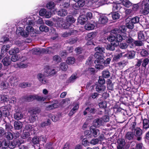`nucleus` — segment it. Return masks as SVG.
I'll return each mask as SVG.
<instances>
[{
  "instance_id": "f257e3e1",
  "label": "nucleus",
  "mask_w": 149,
  "mask_h": 149,
  "mask_svg": "<svg viewBox=\"0 0 149 149\" xmlns=\"http://www.w3.org/2000/svg\"><path fill=\"white\" fill-rule=\"evenodd\" d=\"M116 30L113 29L111 32V35L107 38V40H113L118 45L119 42L124 40L125 33L123 34L117 32Z\"/></svg>"
},
{
  "instance_id": "f03ea898",
  "label": "nucleus",
  "mask_w": 149,
  "mask_h": 149,
  "mask_svg": "<svg viewBox=\"0 0 149 149\" xmlns=\"http://www.w3.org/2000/svg\"><path fill=\"white\" fill-rule=\"evenodd\" d=\"M112 56H107L105 58L104 55L102 57L101 59H99L97 60H95L94 63L95 64V68L97 69H102L103 68V64L104 65H107L110 64Z\"/></svg>"
},
{
  "instance_id": "7ed1b4c3",
  "label": "nucleus",
  "mask_w": 149,
  "mask_h": 149,
  "mask_svg": "<svg viewBox=\"0 0 149 149\" xmlns=\"http://www.w3.org/2000/svg\"><path fill=\"white\" fill-rule=\"evenodd\" d=\"M112 6L113 12H119L122 13L125 12H126L127 13L129 11V10H125V8L121 6V4L120 3H113Z\"/></svg>"
},
{
  "instance_id": "20e7f679",
  "label": "nucleus",
  "mask_w": 149,
  "mask_h": 149,
  "mask_svg": "<svg viewBox=\"0 0 149 149\" xmlns=\"http://www.w3.org/2000/svg\"><path fill=\"white\" fill-rule=\"evenodd\" d=\"M95 50L96 52L95 53L94 56L96 59L97 60L99 59H101L102 57L104 55L103 53H105V48L104 47L98 46L95 48Z\"/></svg>"
},
{
  "instance_id": "39448f33",
  "label": "nucleus",
  "mask_w": 149,
  "mask_h": 149,
  "mask_svg": "<svg viewBox=\"0 0 149 149\" xmlns=\"http://www.w3.org/2000/svg\"><path fill=\"white\" fill-rule=\"evenodd\" d=\"M134 132V135L137 137L136 139L139 141H141L142 139V135L143 134V131L139 127H136V129L132 130Z\"/></svg>"
},
{
  "instance_id": "423d86ee",
  "label": "nucleus",
  "mask_w": 149,
  "mask_h": 149,
  "mask_svg": "<svg viewBox=\"0 0 149 149\" xmlns=\"http://www.w3.org/2000/svg\"><path fill=\"white\" fill-rule=\"evenodd\" d=\"M66 21L67 22L69 23V24L67 23L68 25H66V26H64V28L65 29H68L70 27V24H72L74 22L76 21L75 19L71 15H68L66 17Z\"/></svg>"
},
{
  "instance_id": "0eeeda50",
  "label": "nucleus",
  "mask_w": 149,
  "mask_h": 149,
  "mask_svg": "<svg viewBox=\"0 0 149 149\" xmlns=\"http://www.w3.org/2000/svg\"><path fill=\"white\" fill-rule=\"evenodd\" d=\"M109 41H110L111 43L110 44H108L106 47V49L111 51H113L115 49V47H116L118 46L116 43H115L113 40H107Z\"/></svg>"
},
{
  "instance_id": "6e6552de",
  "label": "nucleus",
  "mask_w": 149,
  "mask_h": 149,
  "mask_svg": "<svg viewBox=\"0 0 149 149\" xmlns=\"http://www.w3.org/2000/svg\"><path fill=\"white\" fill-rule=\"evenodd\" d=\"M141 14L144 15H148L149 13V4L148 3H145L142 5Z\"/></svg>"
},
{
  "instance_id": "1a4fd4ad",
  "label": "nucleus",
  "mask_w": 149,
  "mask_h": 149,
  "mask_svg": "<svg viewBox=\"0 0 149 149\" xmlns=\"http://www.w3.org/2000/svg\"><path fill=\"white\" fill-rule=\"evenodd\" d=\"M37 77L39 81L43 84H47L49 83L48 80L41 74H38Z\"/></svg>"
},
{
  "instance_id": "9d476101",
  "label": "nucleus",
  "mask_w": 149,
  "mask_h": 149,
  "mask_svg": "<svg viewBox=\"0 0 149 149\" xmlns=\"http://www.w3.org/2000/svg\"><path fill=\"white\" fill-rule=\"evenodd\" d=\"M57 1L61 3L60 6H63V8H67L70 6V0H58Z\"/></svg>"
},
{
  "instance_id": "9b49d317",
  "label": "nucleus",
  "mask_w": 149,
  "mask_h": 149,
  "mask_svg": "<svg viewBox=\"0 0 149 149\" xmlns=\"http://www.w3.org/2000/svg\"><path fill=\"white\" fill-rule=\"evenodd\" d=\"M1 103L7 102L9 101L10 98L9 96L5 93H3L0 95Z\"/></svg>"
},
{
  "instance_id": "f8f14e48",
  "label": "nucleus",
  "mask_w": 149,
  "mask_h": 149,
  "mask_svg": "<svg viewBox=\"0 0 149 149\" xmlns=\"http://www.w3.org/2000/svg\"><path fill=\"white\" fill-rule=\"evenodd\" d=\"M48 117L51 118L53 121L56 122L60 119L61 117V115L60 113L54 115L50 114L48 115Z\"/></svg>"
},
{
  "instance_id": "ddd939ff",
  "label": "nucleus",
  "mask_w": 149,
  "mask_h": 149,
  "mask_svg": "<svg viewBox=\"0 0 149 149\" xmlns=\"http://www.w3.org/2000/svg\"><path fill=\"white\" fill-rule=\"evenodd\" d=\"M30 115L29 120L31 123H33L37 118L38 112H29Z\"/></svg>"
},
{
  "instance_id": "4468645a",
  "label": "nucleus",
  "mask_w": 149,
  "mask_h": 149,
  "mask_svg": "<svg viewBox=\"0 0 149 149\" xmlns=\"http://www.w3.org/2000/svg\"><path fill=\"white\" fill-rule=\"evenodd\" d=\"M127 28L126 26L124 25H122L120 26V28H115L114 29L116 30V32L118 33H120L122 34L123 33H126L125 32H126Z\"/></svg>"
},
{
  "instance_id": "2eb2a0df",
  "label": "nucleus",
  "mask_w": 149,
  "mask_h": 149,
  "mask_svg": "<svg viewBox=\"0 0 149 149\" xmlns=\"http://www.w3.org/2000/svg\"><path fill=\"white\" fill-rule=\"evenodd\" d=\"M96 90L98 93L102 92L105 89L106 87L104 85H101L98 84H96Z\"/></svg>"
},
{
  "instance_id": "dca6fc26",
  "label": "nucleus",
  "mask_w": 149,
  "mask_h": 149,
  "mask_svg": "<svg viewBox=\"0 0 149 149\" xmlns=\"http://www.w3.org/2000/svg\"><path fill=\"white\" fill-rule=\"evenodd\" d=\"M11 60L10 57L7 56L2 59V62L4 65L7 66L10 64Z\"/></svg>"
},
{
  "instance_id": "f3484780",
  "label": "nucleus",
  "mask_w": 149,
  "mask_h": 149,
  "mask_svg": "<svg viewBox=\"0 0 149 149\" xmlns=\"http://www.w3.org/2000/svg\"><path fill=\"white\" fill-rule=\"evenodd\" d=\"M108 21L107 17L104 15H101L99 19V23L102 24H105Z\"/></svg>"
},
{
  "instance_id": "a211bd4d",
  "label": "nucleus",
  "mask_w": 149,
  "mask_h": 149,
  "mask_svg": "<svg viewBox=\"0 0 149 149\" xmlns=\"http://www.w3.org/2000/svg\"><path fill=\"white\" fill-rule=\"evenodd\" d=\"M22 98L24 102H30L33 101V95L24 96L22 97Z\"/></svg>"
},
{
  "instance_id": "6ab92c4d",
  "label": "nucleus",
  "mask_w": 149,
  "mask_h": 149,
  "mask_svg": "<svg viewBox=\"0 0 149 149\" xmlns=\"http://www.w3.org/2000/svg\"><path fill=\"white\" fill-rule=\"evenodd\" d=\"M87 19L84 15H82L81 17L78 18V22L82 25H84L87 22Z\"/></svg>"
},
{
  "instance_id": "aec40b11",
  "label": "nucleus",
  "mask_w": 149,
  "mask_h": 149,
  "mask_svg": "<svg viewBox=\"0 0 149 149\" xmlns=\"http://www.w3.org/2000/svg\"><path fill=\"white\" fill-rule=\"evenodd\" d=\"M124 38V40H125L127 43H128L129 44L132 43L134 41V39H133L129 35L128 36H127L126 33H125V37Z\"/></svg>"
},
{
  "instance_id": "412c9836",
  "label": "nucleus",
  "mask_w": 149,
  "mask_h": 149,
  "mask_svg": "<svg viewBox=\"0 0 149 149\" xmlns=\"http://www.w3.org/2000/svg\"><path fill=\"white\" fill-rule=\"evenodd\" d=\"M123 53H116L114 55L113 58V60L114 62H117L119 61L120 58L123 56Z\"/></svg>"
},
{
  "instance_id": "4be33fe9",
  "label": "nucleus",
  "mask_w": 149,
  "mask_h": 149,
  "mask_svg": "<svg viewBox=\"0 0 149 149\" xmlns=\"http://www.w3.org/2000/svg\"><path fill=\"white\" fill-rule=\"evenodd\" d=\"M139 52L142 57H146L148 55V51L145 49H141L139 50Z\"/></svg>"
},
{
  "instance_id": "5701e85b",
  "label": "nucleus",
  "mask_w": 149,
  "mask_h": 149,
  "mask_svg": "<svg viewBox=\"0 0 149 149\" xmlns=\"http://www.w3.org/2000/svg\"><path fill=\"white\" fill-rule=\"evenodd\" d=\"M97 34L96 32H92L87 34L86 36L85 37L86 40H92L95 37Z\"/></svg>"
},
{
  "instance_id": "b1692460",
  "label": "nucleus",
  "mask_w": 149,
  "mask_h": 149,
  "mask_svg": "<svg viewBox=\"0 0 149 149\" xmlns=\"http://www.w3.org/2000/svg\"><path fill=\"white\" fill-rule=\"evenodd\" d=\"M102 77L104 78L108 79L111 76V73L108 70H104L102 72Z\"/></svg>"
},
{
  "instance_id": "393cba45",
  "label": "nucleus",
  "mask_w": 149,
  "mask_h": 149,
  "mask_svg": "<svg viewBox=\"0 0 149 149\" xmlns=\"http://www.w3.org/2000/svg\"><path fill=\"white\" fill-rule=\"evenodd\" d=\"M135 52L134 51L129 52L128 53L125 55L129 59H133L135 57Z\"/></svg>"
},
{
  "instance_id": "a878e982",
  "label": "nucleus",
  "mask_w": 149,
  "mask_h": 149,
  "mask_svg": "<svg viewBox=\"0 0 149 149\" xmlns=\"http://www.w3.org/2000/svg\"><path fill=\"white\" fill-rule=\"evenodd\" d=\"M95 27V26L94 24L90 23L88 22L84 26L85 29L88 30H93L94 28Z\"/></svg>"
},
{
  "instance_id": "bb28decb",
  "label": "nucleus",
  "mask_w": 149,
  "mask_h": 149,
  "mask_svg": "<svg viewBox=\"0 0 149 149\" xmlns=\"http://www.w3.org/2000/svg\"><path fill=\"white\" fill-rule=\"evenodd\" d=\"M14 125L15 129L19 130L22 127V124L19 121H17L14 122Z\"/></svg>"
},
{
  "instance_id": "cd10ccee",
  "label": "nucleus",
  "mask_w": 149,
  "mask_h": 149,
  "mask_svg": "<svg viewBox=\"0 0 149 149\" xmlns=\"http://www.w3.org/2000/svg\"><path fill=\"white\" fill-rule=\"evenodd\" d=\"M102 121V120L100 119L95 120L93 123L94 126L96 127H99L101 125Z\"/></svg>"
},
{
  "instance_id": "c85d7f7f",
  "label": "nucleus",
  "mask_w": 149,
  "mask_h": 149,
  "mask_svg": "<svg viewBox=\"0 0 149 149\" xmlns=\"http://www.w3.org/2000/svg\"><path fill=\"white\" fill-rule=\"evenodd\" d=\"M45 72L48 75H53L56 74V72L54 69H51L47 68L45 70Z\"/></svg>"
},
{
  "instance_id": "c756f323",
  "label": "nucleus",
  "mask_w": 149,
  "mask_h": 149,
  "mask_svg": "<svg viewBox=\"0 0 149 149\" xmlns=\"http://www.w3.org/2000/svg\"><path fill=\"white\" fill-rule=\"evenodd\" d=\"M138 38L139 40L144 41L145 40V36L143 32L140 31L138 33Z\"/></svg>"
},
{
  "instance_id": "7c9ffc66",
  "label": "nucleus",
  "mask_w": 149,
  "mask_h": 149,
  "mask_svg": "<svg viewBox=\"0 0 149 149\" xmlns=\"http://www.w3.org/2000/svg\"><path fill=\"white\" fill-rule=\"evenodd\" d=\"M10 106L7 105L5 106L2 107L0 108V112H9L10 110Z\"/></svg>"
},
{
  "instance_id": "2f4dec72",
  "label": "nucleus",
  "mask_w": 149,
  "mask_h": 149,
  "mask_svg": "<svg viewBox=\"0 0 149 149\" xmlns=\"http://www.w3.org/2000/svg\"><path fill=\"white\" fill-rule=\"evenodd\" d=\"M33 100H36L38 101H44L46 99L43 97L39 96L36 95H33Z\"/></svg>"
},
{
  "instance_id": "473e14b6",
  "label": "nucleus",
  "mask_w": 149,
  "mask_h": 149,
  "mask_svg": "<svg viewBox=\"0 0 149 149\" xmlns=\"http://www.w3.org/2000/svg\"><path fill=\"white\" fill-rule=\"evenodd\" d=\"M107 102L105 101H102L99 104V106L100 108L103 109L105 110V112H106L107 107Z\"/></svg>"
},
{
  "instance_id": "72a5a7b5",
  "label": "nucleus",
  "mask_w": 149,
  "mask_h": 149,
  "mask_svg": "<svg viewBox=\"0 0 149 149\" xmlns=\"http://www.w3.org/2000/svg\"><path fill=\"white\" fill-rule=\"evenodd\" d=\"M143 129L145 130L149 128V120L146 119H144L143 120Z\"/></svg>"
},
{
  "instance_id": "f704fd0d",
  "label": "nucleus",
  "mask_w": 149,
  "mask_h": 149,
  "mask_svg": "<svg viewBox=\"0 0 149 149\" xmlns=\"http://www.w3.org/2000/svg\"><path fill=\"white\" fill-rule=\"evenodd\" d=\"M46 10L44 8L41 9L39 12V15L41 16H43L45 15V17L47 18H49L50 17L49 15L46 14Z\"/></svg>"
},
{
  "instance_id": "c9c22d12",
  "label": "nucleus",
  "mask_w": 149,
  "mask_h": 149,
  "mask_svg": "<svg viewBox=\"0 0 149 149\" xmlns=\"http://www.w3.org/2000/svg\"><path fill=\"white\" fill-rule=\"evenodd\" d=\"M68 14L67 11L65 9H62L59 10L58 12V14L61 17L65 16Z\"/></svg>"
},
{
  "instance_id": "e433bc0d",
  "label": "nucleus",
  "mask_w": 149,
  "mask_h": 149,
  "mask_svg": "<svg viewBox=\"0 0 149 149\" xmlns=\"http://www.w3.org/2000/svg\"><path fill=\"white\" fill-rule=\"evenodd\" d=\"M90 129L91 130V129L92 130L91 132H93V135L94 137H97V136L99 134L100 132L98 130L96 129L93 128V127H91Z\"/></svg>"
},
{
  "instance_id": "4c0bfd02",
  "label": "nucleus",
  "mask_w": 149,
  "mask_h": 149,
  "mask_svg": "<svg viewBox=\"0 0 149 149\" xmlns=\"http://www.w3.org/2000/svg\"><path fill=\"white\" fill-rule=\"evenodd\" d=\"M78 39L77 37L72 38L69 39L67 41L70 44H74L77 42L78 41Z\"/></svg>"
},
{
  "instance_id": "58836bf2",
  "label": "nucleus",
  "mask_w": 149,
  "mask_h": 149,
  "mask_svg": "<svg viewBox=\"0 0 149 149\" xmlns=\"http://www.w3.org/2000/svg\"><path fill=\"white\" fill-rule=\"evenodd\" d=\"M118 13L116 12H112L111 13L112 17L113 20H116L119 18L120 15Z\"/></svg>"
},
{
  "instance_id": "ea45409f",
  "label": "nucleus",
  "mask_w": 149,
  "mask_h": 149,
  "mask_svg": "<svg viewBox=\"0 0 149 149\" xmlns=\"http://www.w3.org/2000/svg\"><path fill=\"white\" fill-rule=\"evenodd\" d=\"M92 104H88V107L86 108L84 112H86L89 111V112H94L95 109L92 107Z\"/></svg>"
},
{
  "instance_id": "a19ab883",
  "label": "nucleus",
  "mask_w": 149,
  "mask_h": 149,
  "mask_svg": "<svg viewBox=\"0 0 149 149\" xmlns=\"http://www.w3.org/2000/svg\"><path fill=\"white\" fill-rule=\"evenodd\" d=\"M134 136V132L132 131L127 132L126 134V137L127 139L130 140L133 139Z\"/></svg>"
},
{
  "instance_id": "79ce46f5",
  "label": "nucleus",
  "mask_w": 149,
  "mask_h": 149,
  "mask_svg": "<svg viewBox=\"0 0 149 149\" xmlns=\"http://www.w3.org/2000/svg\"><path fill=\"white\" fill-rule=\"evenodd\" d=\"M122 2L123 5L127 8H129L132 5V3L128 0H124Z\"/></svg>"
},
{
  "instance_id": "37998d69",
  "label": "nucleus",
  "mask_w": 149,
  "mask_h": 149,
  "mask_svg": "<svg viewBox=\"0 0 149 149\" xmlns=\"http://www.w3.org/2000/svg\"><path fill=\"white\" fill-rule=\"evenodd\" d=\"M53 61L56 63H58L60 62L61 61V58L58 55H55L53 56Z\"/></svg>"
},
{
  "instance_id": "c03bdc74",
  "label": "nucleus",
  "mask_w": 149,
  "mask_h": 149,
  "mask_svg": "<svg viewBox=\"0 0 149 149\" xmlns=\"http://www.w3.org/2000/svg\"><path fill=\"white\" fill-rule=\"evenodd\" d=\"M75 59L74 57L70 56L68 57L67 59V63L68 64H72L74 63Z\"/></svg>"
},
{
  "instance_id": "a18cd8bd",
  "label": "nucleus",
  "mask_w": 149,
  "mask_h": 149,
  "mask_svg": "<svg viewBox=\"0 0 149 149\" xmlns=\"http://www.w3.org/2000/svg\"><path fill=\"white\" fill-rule=\"evenodd\" d=\"M14 118L17 120L21 119L23 117V114L21 112H16L14 116Z\"/></svg>"
},
{
  "instance_id": "49530a36",
  "label": "nucleus",
  "mask_w": 149,
  "mask_h": 149,
  "mask_svg": "<svg viewBox=\"0 0 149 149\" xmlns=\"http://www.w3.org/2000/svg\"><path fill=\"white\" fill-rule=\"evenodd\" d=\"M4 47H2L1 50V54H0V59H2L7 54V51L5 49Z\"/></svg>"
},
{
  "instance_id": "de8ad7c7",
  "label": "nucleus",
  "mask_w": 149,
  "mask_h": 149,
  "mask_svg": "<svg viewBox=\"0 0 149 149\" xmlns=\"http://www.w3.org/2000/svg\"><path fill=\"white\" fill-rule=\"evenodd\" d=\"M60 68L62 70L65 71H66L68 67L66 63L63 62L61 63Z\"/></svg>"
},
{
  "instance_id": "09e8293b",
  "label": "nucleus",
  "mask_w": 149,
  "mask_h": 149,
  "mask_svg": "<svg viewBox=\"0 0 149 149\" xmlns=\"http://www.w3.org/2000/svg\"><path fill=\"white\" fill-rule=\"evenodd\" d=\"M59 104L58 103H55L49 105L47 107V109L48 110H51L57 108Z\"/></svg>"
},
{
  "instance_id": "8fccbe9b",
  "label": "nucleus",
  "mask_w": 149,
  "mask_h": 149,
  "mask_svg": "<svg viewBox=\"0 0 149 149\" xmlns=\"http://www.w3.org/2000/svg\"><path fill=\"white\" fill-rule=\"evenodd\" d=\"M32 54L34 55L40 54V49L39 48H33L32 50Z\"/></svg>"
},
{
  "instance_id": "3c124183",
  "label": "nucleus",
  "mask_w": 149,
  "mask_h": 149,
  "mask_svg": "<svg viewBox=\"0 0 149 149\" xmlns=\"http://www.w3.org/2000/svg\"><path fill=\"white\" fill-rule=\"evenodd\" d=\"M40 30L42 32H48L49 31L48 27L44 25H42L39 27Z\"/></svg>"
},
{
  "instance_id": "603ef678",
  "label": "nucleus",
  "mask_w": 149,
  "mask_h": 149,
  "mask_svg": "<svg viewBox=\"0 0 149 149\" xmlns=\"http://www.w3.org/2000/svg\"><path fill=\"white\" fill-rule=\"evenodd\" d=\"M134 24L130 20L128 22L125 24L127 27L130 29H133L134 26Z\"/></svg>"
},
{
  "instance_id": "864d4df0",
  "label": "nucleus",
  "mask_w": 149,
  "mask_h": 149,
  "mask_svg": "<svg viewBox=\"0 0 149 149\" xmlns=\"http://www.w3.org/2000/svg\"><path fill=\"white\" fill-rule=\"evenodd\" d=\"M143 62L142 63V67H143L145 68H146L147 65L148 64L149 62V59L148 58H145L143 59Z\"/></svg>"
},
{
  "instance_id": "5fc2aeb1",
  "label": "nucleus",
  "mask_w": 149,
  "mask_h": 149,
  "mask_svg": "<svg viewBox=\"0 0 149 149\" xmlns=\"http://www.w3.org/2000/svg\"><path fill=\"white\" fill-rule=\"evenodd\" d=\"M98 84L104 85L106 83V81L104 78L101 76L99 77V79L98 81Z\"/></svg>"
},
{
  "instance_id": "6e6d98bb",
  "label": "nucleus",
  "mask_w": 149,
  "mask_h": 149,
  "mask_svg": "<svg viewBox=\"0 0 149 149\" xmlns=\"http://www.w3.org/2000/svg\"><path fill=\"white\" fill-rule=\"evenodd\" d=\"M139 18L138 16H135L131 18L130 20L134 24H136L139 23Z\"/></svg>"
},
{
  "instance_id": "4d7b16f0",
  "label": "nucleus",
  "mask_w": 149,
  "mask_h": 149,
  "mask_svg": "<svg viewBox=\"0 0 149 149\" xmlns=\"http://www.w3.org/2000/svg\"><path fill=\"white\" fill-rule=\"evenodd\" d=\"M51 123L50 120L47 119L46 121L42 122L40 125V126L42 127H44L45 126L50 125Z\"/></svg>"
},
{
  "instance_id": "13d9d810",
  "label": "nucleus",
  "mask_w": 149,
  "mask_h": 149,
  "mask_svg": "<svg viewBox=\"0 0 149 149\" xmlns=\"http://www.w3.org/2000/svg\"><path fill=\"white\" fill-rule=\"evenodd\" d=\"M111 110H113V112H121L122 110L125 111H127L126 109H122L120 107H114L113 108H111Z\"/></svg>"
},
{
  "instance_id": "bf43d9fd",
  "label": "nucleus",
  "mask_w": 149,
  "mask_h": 149,
  "mask_svg": "<svg viewBox=\"0 0 149 149\" xmlns=\"http://www.w3.org/2000/svg\"><path fill=\"white\" fill-rule=\"evenodd\" d=\"M54 2L51 1L47 3L46 7L49 9H51L53 8L54 7Z\"/></svg>"
},
{
  "instance_id": "052dcab7",
  "label": "nucleus",
  "mask_w": 149,
  "mask_h": 149,
  "mask_svg": "<svg viewBox=\"0 0 149 149\" xmlns=\"http://www.w3.org/2000/svg\"><path fill=\"white\" fill-rule=\"evenodd\" d=\"M78 33L76 30L71 29L69 30L67 33L68 36H71L76 34Z\"/></svg>"
},
{
  "instance_id": "680f3d73",
  "label": "nucleus",
  "mask_w": 149,
  "mask_h": 149,
  "mask_svg": "<svg viewBox=\"0 0 149 149\" xmlns=\"http://www.w3.org/2000/svg\"><path fill=\"white\" fill-rule=\"evenodd\" d=\"M133 44H134L136 46H140L143 45L142 41L139 40H134Z\"/></svg>"
},
{
  "instance_id": "e2e57ef3",
  "label": "nucleus",
  "mask_w": 149,
  "mask_h": 149,
  "mask_svg": "<svg viewBox=\"0 0 149 149\" xmlns=\"http://www.w3.org/2000/svg\"><path fill=\"white\" fill-rule=\"evenodd\" d=\"M137 60V63L135 65V66L136 68H138L140 67L142 63L143 62V59H136Z\"/></svg>"
},
{
  "instance_id": "0e129e2a",
  "label": "nucleus",
  "mask_w": 149,
  "mask_h": 149,
  "mask_svg": "<svg viewBox=\"0 0 149 149\" xmlns=\"http://www.w3.org/2000/svg\"><path fill=\"white\" fill-rule=\"evenodd\" d=\"M87 71L91 75H94L95 73V70L94 68H88Z\"/></svg>"
},
{
  "instance_id": "69168bd1",
  "label": "nucleus",
  "mask_w": 149,
  "mask_h": 149,
  "mask_svg": "<svg viewBox=\"0 0 149 149\" xmlns=\"http://www.w3.org/2000/svg\"><path fill=\"white\" fill-rule=\"evenodd\" d=\"M93 63V58L91 57H89L87 59L86 64L89 66H92Z\"/></svg>"
},
{
  "instance_id": "338daca9",
  "label": "nucleus",
  "mask_w": 149,
  "mask_h": 149,
  "mask_svg": "<svg viewBox=\"0 0 149 149\" xmlns=\"http://www.w3.org/2000/svg\"><path fill=\"white\" fill-rule=\"evenodd\" d=\"M117 142L119 146H124L125 144L124 139H119Z\"/></svg>"
},
{
  "instance_id": "774afa93",
  "label": "nucleus",
  "mask_w": 149,
  "mask_h": 149,
  "mask_svg": "<svg viewBox=\"0 0 149 149\" xmlns=\"http://www.w3.org/2000/svg\"><path fill=\"white\" fill-rule=\"evenodd\" d=\"M52 144L53 143L52 142H49L47 143L45 147V149H53L52 146Z\"/></svg>"
}]
</instances>
